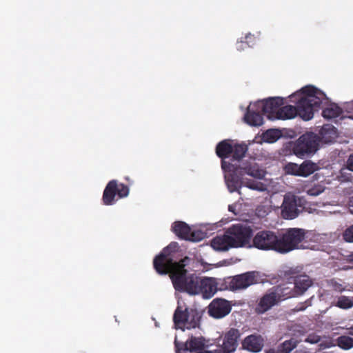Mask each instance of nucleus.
<instances>
[{"mask_svg":"<svg viewBox=\"0 0 353 353\" xmlns=\"http://www.w3.org/2000/svg\"><path fill=\"white\" fill-rule=\"evenodd\" d=\"M179 250L177 243H171L154 260V266L159 274L169 273L174 288L177 291L185 292L190 295H198L201 277L194 273H188L184 267L188 258L179 263L174 262L172 253Z\"/></svg>","mask_w":353,"mask_h":353,"instance_id":"nucleus-1","label":"nucleus"},{"mask_svg":"<svg viewBox=\"0 0 353 353\" xmlns=\"http://www.w3.org/2000/svg\"><path fill=\"white\" fill-rule=\"evenodd\" d=\"M241 164L239 168L236 165L230 167L225 160L222 161L221 167L224 171L225 183L230 192L237 191L242 195V186L258 192H274L270 190L272 180H257L263 179L266 171L260 168L254 160L244 161Z\"/></svg>","mask_w":353,"mask_h":353,"instance_id":"nucleus-2","label":"nucleus"},{"mask_svg":"<svg viewBox=\"0 0 353 353\" xmlns=\"http://www.w3.org/2000/svg\"><path fill=\"white\" fill-rule=\"evenodd\" d=\"M290 98L296 107L291 105L280 107L277 119H291L299 115L302 119L309 121L314 117L315 108L327 100L323 91L310 85L293 93Z\"/></svg>","mask_w":353,"mask_h":353,"instance_id":"nucleus-3","label":"nucleus"},{"mask_svg":"<svg viewBox=\"0 0 353 353\" xmlns=\"http://www.w3.org/2000/svg\"><path fill=\"white\" fill-rule=\"evenodd\" d=\"M312 235L311 232H306L303 229L291 228L288 230L282 237L279 238V252L287 253L295 249H309L310 246L304 244L303 240L311 238Z\"/></svg>","mask_w":353,"mask_h":353,"instance_id":"nucleus-4","label":"nucleus"},{"mask_svg":"<svg viewBox=\"0 0 353 353\" xmlns=\"http://www.w3.org/2000/svg\"><path fill=\"white\" fill-rule=\"evenodd\" d=\"M199 313L194 309H188L179 299L178 305L174 314L175 327L182 331L197 327L200 320Z\"/></svg>","mask_w":353,"mask_h":353,"instance_id":"nucleus-5","label":"nucleus"},{"mask_svg":"<svg viewBox=\"0 0 353 353\" xmlns=\"http://www.w3.org/2000/svg\"><path fill=\"white\" fill-rule=\"evenodd\" d=\"M227 236L234 248H252L253 230L248 223L234 224L226 230Z\"/></svg>","mask_w":353,"mask_h":353,"instance_id":"nucleus-6","label":"nucleus"},{"mask_svg":"<svg viewBox=\"0 0 353 353\" xmlns=\"http://www.w3.org/2000/svg\"><path fill=\"white\" fill-rule=\"evenodd\" d=\"M292 297L290 288L278 285L265 293L259 300L256 307L258 314H263L277 305L282 300Z\"/></svg>","mask_w":353,"mask_h":353,"instance_id":"nucleus-7","label":"nucleus"},{"mask_svg":"<svg viewBox=\"0 0 353 353\" xmlns=\"http://www.w3.org/2000/svg\"><path fill=\"white\" fill-rule=\"evenodd\" d=\"M319 138L312 132H308L301 136L292 145L294 154L298 157L303 158L314 154L319 149Z\"/></svg>","mask_w":353,"mask_h":353,"instance_id":"nucleus-8","label":"nucleus"},{"mask_svg":"<svg viewBox=\"0 0 353 353\" xmlns=\"http://www.w3.org/2000/svg\"><path fill=\"white\" fill-rule=\"evenodd\" d=\"M252 245L262 250H273L279 252V238L272 231L263 230L256 234Z\"/></svg>","mask_w":353,"mask_h":353,"instance_id":"nucleus-9","label":"nucleus"},{"mask_svg":"<svg viewBox=\"0 0 353 353\" xmlns=\"http://www.w3.org/2000/svg\"><path fill=\"white\" fill-rule=\"evenodd\" d=\"M302 201L291 192L285 194L281 205V215L285 219H294L298 216Z\"/></svg>","mask_w":353,"mask_h":353,"instance_id":"nucleus-10","label":"nucleus"},{"mask_svg":"<svg viewBox=\"0 0 353 353\" xmlns=\"http://www.w3.org/2000/svg\"><path fill=\"white\" fill-rule=\"evenodd\" d=\"M175 345L177 353H203L206 350L201 351L204 347H208L212 344L208 343L203 337H192L184 345H179L178 341V336L175 338Z\"/></svg>","mask_w":353,"mask_h":353,"instance_id":"nucleus-11","label":"nucleus"},{"mask_svg":"<svg viewBox=\"0 0 353 353\" xmlns=\"http://www.w3.org/2000/svg\"><path fill=\"white\" fill-rule=\"evenodd\" d=\"M260 281L258 272H249L234 276L230 282V288L232 290L245 289Z\"/></svg>","mask_w":353,"mask_h":353,"instance_id":"nucleus-12","label":"nucleus"},{"mask_svg":"<svg viewBox=\"0 0 353 353\" xmlns=\"http://www.w3.org/2000/svg\"><path fill=\"white\" fill-rule=\"evenodd\" d=\"M256 103L268 119L274 120L277 119L280 107L283 105L284 101L281 97H274L256 101Z\"/></svg>","mask_w":353,"mask_h":353,"instance_id":"nucleus-13","label":"nucleus"},{"mask_svg":"<svg viewBox=\"0 0 353 353\" xmlns=\"http://www.w3.org/2000/svg\"><path fill=\"white\" fill-rule=\"evenodd\" d=\"M232 310L230 303L223 299H215L208 305V313L214 319L227 316Z\"/></svg>","mask_w":353,"mask_h":353,"instance_id":"nucleus-14","label":"nucleus"},{"mask_svg":"<svg viewBox=\"0 0 353 353\" xmlns=\"http://www.w3.org/2000/svg\"><path fill=\"white\" fill-rule=\"evenodd\" d=\"M219 283L214 277H201L198 295H201L203 299L212 298L218 290Z\"/></svg>","mask_w":353,"mask_h":353,"instance_id":"nucleus-15","label":"nucleus"},{"mask_svg":"<svg viewBox=\"0 0 353 353\" xmlns=\"http://www.w3.org/2000/svg\"><path fill=\"white\" fill-rule=\"evenodd\" d=\"M312 285V281L307 275H299L294 280V289L292 285L283 284L281 286L290 288L292 297L303 294Z\"/></svg>","mask_w":353,"mask_h":353,"instance_id":"nucleus-16","label":"nucleus"},{"mask_svg":"<svg viewBox=\"0 0 353 353\" xmlns=\"http://www.w3.org/2000/svg\"><path fill=\"white\" fill-rule=\"evenodd\" d=\"M261 110L257 107L256 102L251 103L248 107L247 113L244 116L245 121L251 126H260L263 123V119L260 114Z\"/></svg>","mask_w":353,"mask_h":353,"instance_id":"nucleus-17","label":"nucleus"},{"mask_svg":"<svg viewBox=\"0 0 353 353\" xmlns=\"http://www.w3.org/2000/svg\"><path fill=\"white\" fill-rule=\"evenodd\" d=\"M243 347L252 352H259L263 346V339L261 336L250 335L247 336L242 343Z\"/></svg>","mask_w":353,"mask_h":353,"instance_id":"nucleus-18","label":"nucleus"},{"mask_svg":"<svg viewBox=\"0 0 353 353\" xmlns=\"http://www.w3.org/2000/svg\"><path fill=\"white\" fill-rule=\"evenodd\" d=\"M212 248L217 252H225L230 248H233L230 243V239L227 236V233L222 236H217L213 238L210 241Z\"/></svg>","mask_w":353,"mask_h":353,"instance_id":"nucleus-19","label":"nucleus"},{"mask_svg":"<svg viewBox=\"0 0 353 353\" xmlns=\"http://www.w3.org/2000/svg\"><path fill=\"white\" fill-rule=\"evenodd\" d=\"M327 100L325 103H321L318 107L315 108L314 112L317 111L321 105H326L323 109L322 114L324 118L334 119L338 117L341 114V109L336 103H329L328 98L325 96Z\"/></svg>","mask_w":353,"mask_h":353,"instance_id":"nucleus-20","label":"nucleus"},{"mask_svg":"<svg viewBox=\"0 0 353 353\" xmlns=\"http://www.w3.org/2000/svg\"><path fill=\"white\" fill-rule=\"evenodd\" d=\"M247 145L243 143L239 144L236 143L233 141V149L232 150V156L233 157L232 163H230L229 161L225 160L228 163V165H230L232 167V165H236L237 168L239 167V165H242L241 163L244 161H240V159L245 155L247 152Z\"/></svg>","mask_w":353,"mask_h":353,"instance_id":"nucleus-21","label":"nucleus"},{"mask_svg":"<svg viewBox=\"0 0 353 353\" xmlns=\"http://www.w3.org/2000/svg\"><path fill=\"white\" fill-rule=\"evenodd\" d=\"M232 149L233 141L224 140L218 144L216 152L219 157L223 158V161H224L232 154Z\"/></svg>","mask_w":353,"mask_h":353,"instance_id":"nucleus-22","label":"nucleus"},{"mask_svg":"<svg viewBox=\"0 0 353 353\" xmlns=\"http://www.w3.org/2000/svg\"><path fill=\"white\" fill-rule=\"evenodd\" d=\"M172 230L179 237L188 240L191 228L185 223L177 221L174 223Z\"/></svg>","mask_w":353,"mask_h":353,"instance_id":"nucleus-23","label":"nucleus"},{"mask_svg":"<svg viewBox=\"0 0 353 353\" xmlns=\"http://www.w3.org/2000/svg\"><path fill=\"white\" fill-rule=\"evenodd\" d=\"M319 169V166L311 161H305L300 165L299 176L307 177Z\"/></svg>","mask_w":353,"mask_h":353,"instance_id":"nucleus-24","label":"nucleus"},{"mask_svg":"<svg viewBox=\"0 0 353 353\" xmlns=\"http://www.w3.org/2000/svg\"><path fill=\"white\" fill-rule=\"evenodd\" d=\"M282 136V133L277 129H270L262 134L261 141L263 142L272 143L276 142Z\"/></svg>","mask_w":353,"mask_h":353,"instance_id":"nucleus-25","label":"nucleus"},{"mask_svg":"<svg viewBox=\"0 0 353 353\" xmlns=\"http://www.w3.org/2000/svg\"><path fill=\"white\" fill-rule=\"evenodd\" d=\"M129 194V189L121 183H117L112 181V200L117 195L119 198L127 196Z\"/></svg>","mask_w":353,"mask_h":353,"instance_id":"nucleus-26","label":"nucleus"},{"mask_svg":"<svg viewBox=\"0 0 353 353\" xmlns=\"http://www.w3.org/2000/svg\"><path fill=\"white\" fill-rule=\"evenodd\" d=\"M347 170L353 171V153L347 159V168H342L340 171V174L337 176L340 181L343 182L350 179Z\"/></svg>","mask_w":353,"mask_h":353,"instance_id":"nucleus-27","label":"nucleus"},{"mask_svg":"<svg viewBox=\"0 0 353 353\" xmlns=\"http://www.w3.org/2000/svg\"><path fill=\"white\" fill-rule=\"evenodd\" d=\"M298 344L294 339H291L283 342L277 350L274 349L276 353H290Z\"/></svg>","mask_w":353,"mask_h":353,"instance_id":"nucleus-28","label":"nucleus"},{"mask_svg":"<svg viewBox=\"0 0 353 353\" xmlns=\"http://www.w3.org/2000/svg\"><path fill=\"white\" fill-rule=\"evenodd\" d=\"M335 305L344 310L350 309L353 307V298L341 296L338 297Z\"/></svg>","mask_w":353,"mask_h":353,"instance_id":"nucleus-29","label":"nucleus"},{"mask_svg":"<svg viewBox=\"0 0 353 353\" xmlns=\"http://www.w3.org/2000/svg\"><path fill=\"white\" fill-rule=\"evenodd\" d=\"M234 263V261L232 259L224 260L222 261L217 264H208L203 261H201V265L203 267V271H208L213 268L222 267V266H228Z\"/></svg>","mask_w":353,"mask_h":353,"instance_id":"nucleus-30","label":"nucleus"},{"mask_svg":"<svg viewBox=\"0 0 353 353\" xmlns=\"http://www.w3.org/2000/svg\"><path fill=\"white\" fill-rule=\"evenodd\" d=\"M205 235L206 234L201 230L191 228L188 240L194 242L200 241L205 238Z\"/></svg>","mask_w":353,"mask_h":353,"instance_id":"nucleus-31","label":"nucleus"},{"mask_svg":"<svg viewBox=\"0 0 353 353\" xmlns=\"http://www.w3.org/2000/svg\"><path fill=\"white\" fill-rule=\"evenodd\" d=\"M338 345L344 350H349L353 347V339L347 336H342L338 339Z\"/></svg>","mask_w":353,"mask_h":353,"instance_id":"nucleus-32","label":"nucleus"},{"mask_svg":"<svg viewBox=\"0 0 353 353\" xmlns=\"http://www.w3.org/2000/svg\"><path fill=\"white\" fill-rule=\"evenodd\" d=\"M284 170L288 174L299 176V174H300V165L294 163H288L285 165Z\"/></svg>","mask_w":353,"mask_h":353,"instance_id":"nucleus-33","label":"nucleus"},{"mask_svg":"<svg viewBox=\"0 0 353 353\" xmlns=\"http://www.w3.org/2000/svg\"><path fill=\"white\" fill-rule=\"evenodd\" d=\"M319 345V350H325L334 346L335 343L331 338L323 337V339L321 338Z\"/></svg>","mask_w":353,"mask_h":353,"instance_id":"nucleus-34","label":"nucleus"},{"mask_svg":"<svg viewBox=\"0 0 353 353\" xmlns=\"http://www.w3.org/2000/svg\"><path fill=\"white\" fill-rule=\"evenodd\" d=\"M102 200L103 204L107 205H110V181H109L105 186Z\"/></svg>","mask_w":353,"mask_h":353,"instance_id":"nucleus-35","label":"nucleus"},{"mask_svg":"<svg viewBox=\"0 0 353 353\" xmlns=\"http://www.w3.org/2000/svg\"><path fill=\"white\" fill-rule=\"evenodd\" d=\"M325 190L324 186L321 184H318L313 188H311L307 190V193L311 196H318L322 193Z\"/></svg>","mask_w":353,"mask_h":353,"instance_id":"nucleus-36","label":"nucleus"},{"mask_svg":"<svg viewBox=\"0 0 353 353\" xmlns=\"http://www.w3.org/2000/svg\"><path fill=\"white\" fill-rule=\"evenodd\" d=\"M305 232H311L313 235L310 239H304L303 240V243L305 244V245H309L310 246V248H309L310 249H314L315 246L311 245L310 243H312V242H318L320 240L321 236L319 234H315L314 232H313L312 231H305Z\"/></svg>","mask_w":353,"mask_h":353,"instance_id":"nucleus-37","label":"nucleus"},{"mask_svg":"<svg viewBox=\"0 0 353 353\" xmlns=\"http://www.w3.org/2000/svg\"><path fill=\"white\" fill-rule=\"evenodd\" d=\"M343 237L347 242H353V225L345 230Z\"/></svg>","mask_w":353,"mask_h":353,"instance_id":"nucleus-38","label":"nucleus"},{"mask_svg":"<svg viewBox=\"0 0 353 353\" xmlns=\"http://www.w3.org/2000/svg\"><path fill=\"white\" fill-rule=\"evenodd\" d=\"M320 341H321V337L315 334H310L305 339L306 342L312 343V344L319 343Z\"/></svg>","mask_w":353,"mask_h":353,"instance_id":"nucleus-39","label":"nucleus"},{"mask_svg":"<svg viewBox=\"0 0 353 353\" xmlns=\"http://www.w3.org/2000/svg\"><path fill=\"white\" fill-rule=\"evenodd\" d=\"M239 205L234 204L229 206V210L235 214L239 213Z\"/></svg>","mask_w":353,"mask_h":353,"instance_id":"nucleus-40","label":"nucleus"},{"mask_svg":"<svg viewBox=\"0 0 353 353\" xmlns=\"http://www.w3.org/2000/svg\"><path fill=\"white\" fill-rule=\"evenodd\" d=\"M266 353H276V351L274 349H271L267 351Z\"/></svg>","mask_w":353,"mask_h":353,"instance_id":"nucleus-41","label":"nucleus"},{"mask_svg":"<svg viewBox=\"0 0 353 353\" xmlns=\"http://www.w3.org/2000/svg\"><path fill=\"white\" fill-rule=\"evenodd\" d=\"M350 205L351 206H353V196L350 198Z\"/></svg>","mask_w":353,"mask_h":353,"instance_id":"nucleus-42","label":"nucleus"},{"mask_svg":"<svg viewBox=\"0 0 353 353\" xmlns=\"http://www.w3.org/2000/svg\"><path fill=\"white\" fill-rule=\"evenodd\" d=\"M352 331L350 332V334L353 336V327L351 328Z\"/></svg>","mask_w":353,"mask_h":353,"instance_id":"nucleus-43","label":"nucleus"},{"mask_svg":"<svg viewBox=\"0 0 353 353\" xmlns=\"http://www.w3.org/2000/svg\"><path fill=\"white\" fill-rule=\"evenodd\" d=\"M251 35L250 34H248L245 37V39H248Z\"/></svg>","mask_w":353,"mask_h":353,"instance_id":"nucleus-44","label":"nucleus"},{"mask_svg":"<svg viewBox=\"0 0 353 353\" xmlns=\"http://www.w3.org/2000/svg\"><path fill=\"white\" fill-rule=\"evenodd\" d=\"M329 129L332 130V131H334V128H330Z\"/></svg>","mask_w":353,"mask_h":353,"instance_id":"nucleus-45","label":"nucleus"},{"mask_svg":"<svg viewBox=\"0 0 353 353\" xmlns=\"http://www.w3.org/2000/svg\"><path fill=\"white\" fill-rule=\"evenodd\" d=\"M350 105L353 107V101L350 103Z\"/></svg>","mask_w":353,"mask_h":353,"instance_id":"nucleus-46","label":"nucleus"}]
</instances>
